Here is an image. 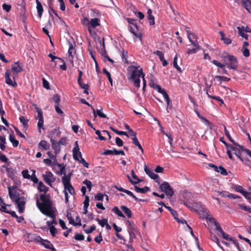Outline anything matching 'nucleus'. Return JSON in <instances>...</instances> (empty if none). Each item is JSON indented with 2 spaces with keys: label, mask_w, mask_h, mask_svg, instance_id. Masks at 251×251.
<instances>
[{
  "label": "nucleus",
  "mask_w": 251,
  "mask_h": 251,
  "mask_svg": "<svg viewBox=\"0 0 251 251\" xmlns=\"http://www.w3.org/2000/svg\"><path fill=\"white\" fill-rule=\"evenodd\" d=\"M139 66L132 65L129 67V68H133L131 71V79L134 82V85L137 88L140 86V80L139 77L141 75L143 74L142 68L139 69Z\"/></svg>",
  "instance_id": "obj_1"
},
{
  "label": "nucleus",
  "mask_w": 251,
  "mask_h": 251,
  "mask_svg": "<svg viewBox=\"0 0 251 251\" xmlns=\"http://www.w3.org/2000/svg\"><path fill=\"white\" fill-rule=\"evenodd\" d=\"M222 58L228 69L234 70L237 69L238 63L235 56L226 53L223 55Z\"/></svg>",
  "instance_id": "obj_2"
},
{
  "label": "nucleus",
  "mask_w": 251,
  "mask_h": 251,
  "mask_svg": "<svg viewBox=\"0 0 251 251\" xmlns=\"http://www.w3.org/2000/svg\"><path fill=\"white\" fill-rule=\"evenodd\" d=\"M60 134V132L58 129L55 128L50 131L49 135L50 141L51 143L52 148L54 151V153L55 154L59 153L61 150L60 145L58 142H56L54 140L55 136L59 137Z\"/></svg>",
  "instance_id": "obj_3"
},
{
  "label": "nucleus",
  "mask_w": 251,
  "mask_h": 251,
  "mask_svg": "<svg viewBox=\"0 0 251 251\" xmlns=\"http://www.w3.org/2000/svg\"><path fill=\"white\" fill-rule=\"evenodd\" d=\"M128 23L130 25L129 26L130 32L133 34L136 37L142 39V34L139 32V28L137 24L135 23L136 20L132 18H127L126 19Z\"/></svg>",
  "instance_id": "obj_4"
},
{
  "label": "nucleus",
  "mask_w": 251,
  "mask_h": 251,
  "mask_svg": "<svg viewBox=\"0 0 251 251\" xmlns=\"http://www.w3.org/2000/svg\"><path fill=\"white\" fill-rule=\"evenodd\" d=\"M216 230H217V233L219 236L222 237L223 238L231 241V243L234 246L236 247L237 249L239 250V251H241L238 243L236 241V240L233 239L232 238L230 237L228 234H226L222 229L221 226H218V229Z\"/></svg>",
  "instance_id": "obj_5"
},
{
  "label": "nucleus",
  "mask_w": 251,
  "mask_h": 251,
  "mask_svg": "<svg viewBox=\"0 0 251 251\" xmlns=\"http://www.w3.org/2000/svg\"><path fill=\"white\" fill-rule=\"evenodd\" d=\"M36 205L38 209L42 212V213L49 217L51 218V219H54L55 218V214L54 213V211L53 210H52L51 208H44L43 207L42 204L39 202L38 200L36 201Z\"/></svg>",
  "instance_id": "obj_6"
},
{
  "label": "nucleus",
  "mask_w": 251,
  "mask_h": 251,
  "mask_svg": "<svg viewBox=\"0 0 251 251\" xmlns=\"http://www.w3.org/2000/svg\"><path fill=\"white\" fill-rule=\"evenodd\" d=\"M40 198L42 203L43 207L46 209H51L52 208V201L50 199L49 194H41L40 195Z\"/></svg>",
  "instance_id": "obj_7"
},
{
  "label": "nucleus",
  "mask_w": 251,
  "mask_h": 251,
  "mask_svg": "<svg viewBox=\"0 0 251 251\" xmlns=\"http://www.w3.org/2000/svg\"><path fill=\"white\" fill-rule=\"evenodd\" d=\"M159 189L162 192H163L165 194L169 197H172L174 194V191L173 188L171 187L168 182L166 181L163 182L159 186Z\"/></svg>",
  "instance_id": "obj_8"
},
{
  "label": "nucleus",
  "mask_w": 251,
  "mask_h": 251,
  "mask_svg": "<svg viewBox=\"0 0 251 251\" xmlns=\"http://www.w3.org/2000/svg\"><path fill=\"white\" fill-rule=\"evenodd\" d=\"M69 44V50H68V54H69V59L72 64V66H74V53H75L76 52V50L75 48V44L74 43V44H72L70 42H68Z\"/></svg>",
  "instance_id": "obj_9"
},
{
  "label": "nucleus",
  "mask_w": 251,
  "mask_h": 251,
  "mask_svg": "<svg viewBox=\"0 0 251 251\" xmlns=\"http://www.w3.org/2000/svg\"><path fill=\"white\" fill-rule=\"evenodd\" d=\"M44 181L50 186H51V183L55 180V177L50 171H47L45 174H43Z\"/></svg>",
  "instance_id": "obj_10"
},
{
  "label": "nucleus",
  "mask_w": 251,
  "mask_h": 251,
  "mask_svg": "<svg viewBox=\"0 0 251 251\" xmlns=\"http://www.w3.org/2000/svg\"><path fill=\"white\" fill-rule=\"evenodd\" d=\"M144 171L146 174L148 175L151 179H153L158 184L160 183V179L159 176L152 171L150 170L146 165L144 166Z\"/></svg>",
  "instance_id": "obj_11"
},
{
  "label": "nucleus",
  "mask_w": 251,
  "mask_h": 251,
  "mask_svg": "<svg viewBox=\"0 0 251 251\" xmlns=\"http://www.w3.org/2000/svg\"><path fill=\"white\" fill-rule=\"evenodd\" d=\"M25 200L24 197H21L19 199H18L15 203L17 205V208H18V212L20 213H22L25 210Z\"/></svg>",
  "instance_id": "obj_12"
},
{
  "label": "nucleus",
  "mask_w": 251,
  "mask_h": 251,
  "mask_svg": "<svg viewBox=\"0 0 251 251\" xmlns=\"http://www.w3.org/2000/svg\"><path fill=\"white\" fill-rule=\"evenodd\" d=\"M38 241L45 248L51 250V251H56L55 248L53 247V245L48 240L43 239L40 237H38Z\"/></svg>",
  "instance_id": "obj_13"
},
{
  "label": "nucleus",
  "mask_w": 251,
  "mask_h": 251,
  "mask_svg": "<svg viewBox=\"0 0 251 251\" xmlns=\"http://www.w3.org/2000/svg\"><path fill=\"white\" fill-rule=\"evenodd\" d=\"M73 156L74 159L76 161H79L78 156L80 157L82 156L81 153L79 151V148L77 141H76L75 143L74 147L73 149Z\"/></svg>",
  "instance_id": "obj_14"
},
{
  "label": "nucleus",
  "mask_w": 251,
  "mask_h": 251,
  "mask_svg": "<svg viewBox=\"0 0 251 251\" xmlns=\"http://www.w3.org/2000/svg\"><path fill=\"white\" fill-rule=\"evenodd\" d=\"M209 166L213 168L216 172L220 173L223 176H226L227 175L226 170L222 166L218 167L215 165L211 163L209 164Z\"/></svg>",
  "instance_id": "obj_15"
},
{
  "label": "nucleus",
  "mask_w": 251,
  "mask_h": 251,
  "mask_svg": "<svg viewBox=\"0 0 251 251\" xmlns=\"http://www.w3.org/2000/svg\"><path fill=\"white\" fill-rule=\"evenodd\" d=\"M11 73L9 70H6L5 74V82L9 85H11L13 87H15L17 86V83L15 81H12L10 78Z\"/></svg>",
  "instance_id": "obj_16"
},
{
  "label": "nucleus",
  "mask_w": 251,
  "mask_h": 251,
  "mask_svg": "<svg viewBox=\"0 0 251 251\" xmlns=\"http://www.w3.org/2000/svg\"><path fill=\"white\" fill-rule=\"evenodd\" d=\"M8 193L9 197L13 202H15L18 199L21 198L20 197V193L17 192L16 190L12 191L10 187H8Z\"/></svg>",
  "instance_id": "obj_17"
},
{
  "label": "nucleus",
  "mask_w": 251,
  "mask_h": 251,
  "mask_svg": "<svg viewBox=\"0 0 251 251\" xmlns=\"http://www.w3.org/2000/svg\"><path fill=\"white\" fill-rule=\"evenodd\" d=\"M72 176V173L70 172L68 175L64 174V176L62 177V182L63 186H65L71 183V178Z\"/></svg>",
  "instance_id": "obj_18"
},
{
  "label": "nucleus",
  "mask_w": 251,
  "mask_h": 251,
  "mask_svg": "<svg viewBox=\"0 0 251 251\" xmlns=\"http://www.w3.org/2000/svg\"><path fill=\"white\" fill-rule=\"evenodd\" d=\"M195 112L197 114V116L201 119V120L203 122L206 126H209L211 129H212L211 126L212 124L206 119L204 116L201 115L200 112L198 111L196 109L195 110Z\"/></svg>",
  "instance_id": "obj_19"
},
{
  "label": "nucleus",
  "mask_w": 251,
  "mask_h": 251,
  "mask_svg": "<svg viewBox=\"0 0 251 251\" xmlns=\"http://www.w3.org/2000/svg\"><path fill=\"white\" fill-rule=\"evenodd\" d=\"M11 70L13 73H15L16 74H18L22 71L23 69L20 66L19 61L15 62L14 64L12 66Z\"/></svg>",
  "instance_id": "obj_20"
},
{
  "label": "nucleus",
  "mask_w": 251,
  "mask_h": 251,
  "mask_svg": "<svg viewBox=\"0 0 251 251\" xmlns=\"http://www.w3.org/2000/svg\"><path fill=\"white\" fill-rule=\"evenodd\" d=\"M147 19L150 25H153L155 24L154 17L152 14V10L149 9L147 11Z\"/></svg>",
  "instance_id": "obj_21"
},
{
  "label": "nucleus",
  "mask_w": 251,
  "mask_h": 251,
  "mask_svg": "<svg viewBox=\"0 0 251 251\" xmlns=\"http://www.w3.org/2000/svg\"><path fill=\"white\" fill-rule=\"evenodd\" d=\"M135 191L137 193H140L142 194H145L147 192L150 191V188L148 186H145L143 188H140L138 186L135 185L134 186Z\"/></svg>",
  "instance_id": "obj_22"
},
{
  "label": "nucleus",
  "mask_w": 251,
  "mask_h": 251,
  "mask_svg": "<svg viewBox=\"0 0 251 251\" xmlns=\"http://www.w3.org/2000/svg\"><path fill=\"white\" fill-rule=\"evenodd\" d=\"M9 140L12 143L14 147H17L18 146L19 142L15 139L13 131H11V132L9 135Z\"/></svg>",
  "instance_id": "obj_23"
},
{
  "label": "nucleus",
  "mask_w": 251,
  "mask_h": 251,
  "mask_svg": "<svg viewBox=\"0 0 251 251\" xmlns=\"http://www.w3.org/2000/svg\"><path fill=\"white\" fill-rule=\"evenodd\" d=\"M50 147V144L45 140H41L39 143V148L41 150H48Z\"/></svg>",
  "instance_id": "obj_24"
},
{
  "label": "nucleus",
  "mask_w": 251,
  "mask_h": 251,
  "mask_svg": "<svg viewBox=\"0 0 251 251\" xmlns=\"http://www.w3.org/2000/svg\"><path fill=\"white\" fill-rule=\"evenodd\" d=\"M37 188L40 192H44V194H45L49 190V188L45 185H44L43 182L42 181H40L38 182Z\"/></svg>",
  "instance_id": "obj_25"
},
{
  "label": "nucleus",
  "mask_w": 251,
  "mask_h": 251,
  "mask_svg": "<svg viewBox=\"0 0 251 251\" xmlns=\"http://www.w3.org/2000/svg\"><path fill=\"white\" fill-rule=\"evenodd\" d=\"M36 2L37 4L36 8L37 10L38 15L39 18H41L44 11L43 6L41 3L38 0H36Z\"/></svg>",
  "instance_id": "obj_26"
},
{
  "label": "nucleus",
  "mask_w": 251,
  "mask_h": 251,
  "mask_svg": "<svg viewBox=\"0 0 251 251\" xmlns=\"http://www.w3.org/2000/svg\"><path fill=\"white\" fill-rule=\"evenodd\" d=\"M183 204H184V205H185L186 206H187L189 208H190L191 209H194V210H196V209L195 207L199 206L198 203H192V202H191L190 201H184Z\"/></svg>",
  "instance_id": "obj_27"
},
{
  "label": "nucleus",
  "mask_w": 251,
  "mask_h": 251,
  "mask_svg": "<svg viewBox=\"0 0 251 251\" xmlns=\"http://www.w3.org/2000/svg\"><path fill=\"white\" fill-rule=\"evenodd\" d=\"M125 193H126L127 195H129V196L131 197L132 198H133L137 202H145V201H147V200H143V199H140L137 198L133 194L132 192H131V191L127 190L126 189V191H125Z\"/></svg>",
  "instance_id": "obj_28"
},
{
  "label": "nucleus",
  "mask_w": 251,
  "mask_h": 251,
  "mask_svg": "<svg viewBox=\"0 0 251 251\" xmlns=\"http://www.w3.org/2000/svg\"><path fill=\"white\" fill-rule=\"evenodd\" d=\"M95 220L101 227H104V226H109V228H111L110 226L108 224V220L107 219H103L102 220H100L99 218H96Z\"/></svg>",
  "instance_id": "obj_29"
},
{
  "label": "nucleus",
  "mask_w": 251,
  "mask_h": 251,
  "mask_svg": "<svg viewBox=\"0 0 251 251\" xmlns=\"http://www.w3.org/2000/svg\"><path fill=\"white\" fill-rule=\"evenodd\" d=\"M91 27L95 28L100 25V20L98 18L92 19L90 22Z\"/></svg>",
  "instance_id": "obj_30"
},
{
  "label": "nucleus",
  "mask_w": 251,
  "mask_h": 251,
  "mask_svg": "<svg viewBox=\"0 0 251 251\" xmlns=\"http://www.w3.org/2000/svg\"><path fill=\"white\" fill-rule=\"evenodd\" d=\"M64 187V190H66V191H68L71 195H74L75 194V189L71 184L65 185Z\"/></svg>",
  "instance_id": "obj_31"
},
{
  "label": "nucleus",
  "mask_w": 251,
  "mask_h": 251,
  "mask_svg": "<svg viewBox=\"0 0 251 251\" xmlns=\"http://www.w3.org/2000/svg\"><path fill=\"white\" fill-rule=\"evenodd\" d=\"M206 219L207 221H208L209 222L211 223L212 224H213L214 225L216 226L215 229H218V226H220V225L217 222L216 220L213 218L212 217L210 216V215H208Z\"/></svg>",
  "instance_id": "obj_32"
},
{
  "label": "nucleus",
  "mask_w": 251,
  "mask_h": 251,
  "mask_svg": "<svg viewBox=\"0 0 251 251\" xmlns=\"http://www.w3.org/2000/svg\"><path fill=\"white\" fill-rule=\"evenodd\" d=\"M121 209L125 213V214L127 216L128 218H131L132 216V212L126 206H121Z\"/></svg>",
  "instance_id": "obj_33"
},
{
  "label": "nucleus",
  "mask_w": 251,
  "mask_h": 251,
  "mask_svg": "<svg viewBox=\"0 0 251 251\" xmlns=\"http://www.w3.org/2000/svg\"><path fill=\"white\" fill-rule=\"evenodd\" d=\"M173 66L179 72L181 73L182 70L178 66L177 64V54L175 55V56L173 60Z\"/></svg>",
  "instance_id": "obj_34"
},
{
  "label": "nucleus",
  "mask_w": 251,
  "mask_h": 251,
  "mask_svg": "<svg viewBox=\"0 0 251 251\" xmlns=\"http://www.w3.org/2000/svg\"><path fill=\"white\" fill-rule=\"evenodd\" d=\"M112 211L117 214L119 217L125 218V216L124 214L119 210L117 206H114L112 209Z\"/></svg>",
  "instance_id": "obj_35"
},
{
  "label": "nucleus",
  "mask_w": 251,
  "mask_h": 251,
  "mask_svg": "<svg viewBox=\"0 0 251 251\" xmlns=\"http://www.w3.org/2000/svg\"><path fill=\"white\" fill-rule=\"evenodd\" d=\"M20 121L24 126V127L25 129H27L28 127V123L29 120L25 119L24 116H20L19 118Z\"/></svg>",
  "instance_id": "obj_36"
},
{
  "label": "nucleus",
  "mask_w": 251,
  "mask_h": 251,
  "mask_svg": "<svg viewBox=\"0 0 251 251\" xmlns=\"http://www.w3.org/2000/svg\"><path fill=\"white\" fill-rule=\"evenodd\" d=\"M110 129L114 132L116 134L119 135H126L127 137H129V135L127 134V133L125 131H119L114 127L110 126Z\"/></svg>",
  "instance_id": "obj_37"
},
{
  "label": "nucleus",
  "mask_w": 251,
  "mask_h": 251,
  "mask_svg": "<svg viewBox=\"0 0 251 251\" xmlns=\"http://www.w3.org/2000/svg\"><path fill=\"white\" fill-rule=\"evenodd\" d=\"M79 85L81 87V88L84 89L83 93L84 94H86L87 95L89 94L88 90L89 89V86L88 84H84L83 82H81L80 84H79Z\"/></svg>",
  "instance_id": "obj_38"
},
{
  "label": "nucleus",
  "mask_w": 251,
  "mask_h": 251,
  "mask_svg": "<svg viewBox=\"0 0 251 251\" xmlns=\"http://www.w3.org/2000/svg\"><path fill=\"white\" fill-rule=\"evenodd\" d=\"M186 32L187 33V37L189 40H193V39H197V37L195 34L193 32H191V31L189 29V28H186Z\"/></svg>",
  "instance_id": "obj_39"
},
{
  "label": "nucleus",
  "mask_w": 251,
  "mask_h": 251,
  "mask_svg": "<svg viewBox=\"0 0 251 251\" xmlns=\"http://www.w3.org/2000/svg\"><path fill=\"white\" fill-rule=\"evenodd\" d=\"M206 94L209 98H210V99H213V100H218V101L220 102V103L221 104H224V101L221 97H220L219 96H212L208 94V90H207V91H206Z\"/></svg>",
  "instance_id": "obj_40"
},
{
  "label": "nucleus",
  "mask_w": 251,
  "mask_h": 251,
  "mask_svg": "<svg viewBox=\"0 0 251 251\" xmlns=\"http://www.w3.org/2000/svg\"><path fill=\"white\" fill-rule=\"evenodd\" d=\"M225 135L228 138V139H229V140L232 142L234 145H236L238 146V144L237 143H236L234 140L231 138L230 135V133H229V132L226 129V127L225 126Z\"/></svg>",
  "instance_id": "obj_41"
},
{
  "label": "nucleus",
  "mask_w": 251,
  "mask_h": 251,
  "mask_svg": "<svg viewBox=\"0 0 251 251\" xmlns=\"http://www.w3.org/2000/svg\"><path fill=\"white\" fill-rule=\"evenodd\" d=\"M242 4L245 8L247 10L249 13H251V1H248L247 2H242Z\"/></svg>",
  "instance_id": "obj_42"
},
{
  "label": "nucleus",
  "mask_w": 251,
  "mask_h": 251,
  "mask_svg": "<svg viewBox=\"0 0 251 251\" xmlns=\"http://www.w3.org/2000/svg\"><path fill=\"white\" fill-rule=\"evenodd\" d=\"M237 29H238V31L241 30V31H243L244 32H246L251 33V29L248 26H242L241 27L237 26Z\"/></svg>",
  "instance_id": "obj_43"
},
{
  "label": "nucleus",
  "mask_w": 251,
  "mask_h": 251,
  "mask_svg": "<svg viewBox=\"0 0 251 251\" xmlns=\"http://www.w3.org/2000/svg\"><path fill=\"white\" fill-rule=\"evenodd\" d=\"M0 205H1L0 210L2 211H3L6 213H9V210H7L5 203H4L2 199L0 198Z\"/></svg>",
  "instance_id": "obj_44"
},
{
  "label": "nucleus",
  "mask_w": 251,
  "mask_h": 251,
  "mask_svg": "<svg viewBox=\"0 0 251 251\" xmlns=\"http://www.w3.org/2000/svg\"><path fill=\"white\" fill-rule=\"evenodd\" d=\"M125 128L128 130L129 135L136 136V133L133 131V130L130 127V126L126 124H125Z\"/></svg>",
  "instance_id": "obj_45"
},
{
  "label": "nucleus",
  "mask_w": 251,
  "mask_h": 251,
  "mask_svg": "<svg viewBox=\"0 0 251 251\" xmlns=\"http://www.w3.org/2000/svg\"><path fill=\"white\" fill-rule=\"evenodd\" d=\"M102 72L103 74H105L107 75L109 82L110 83L111 86H112V79L111 77V75L110 73L105 68H103Z\"/></svg>",
  "instance_id": "obj_46"
},
{
  "label": "nucleus",
  "mask_w": 251,
  "mask_h": 251,
  "mask_svg": "<svg viewBox=\"0 0 251 251\" xmlns=\"http://www.w3.org/2000/svg\"><path fill=\"white\" fill-rule=\"evenodd\" d=\"M165 208L167 209L172 214L175 219H176V217H178V214L176 211L173 209L170 206H165Z\"/></svg>",
  "instance_id": "obj_47"
},
{
  "label": "nucleus",
  "mask_w": 251,
  "mask_h": 251,
  "mask_svg": "<svg viewBox=\"0 0 251 251\" xmlns=\"http://www.w3.org/2000/svg\"><path fill=\"white\" fill-rule=\"evenodd\" d=\"M233 188L237 192H239L242 194V193L244 192L245 190H244L243 188L238 185H234L233 186Z\"/></svg>",
  "instance_id": "obj_48"
},
{
  "label": "nucleus",
  "mask_w": 251,
  "mask_h": 251,
  "mask_svg": "<svg viewBox=\"0 0 251 251\" xmlns=\"http://www.w3.org/2000/svg\"><path fill=\"white\" fill-rule=\"evenodd\" d=\"M38 122L37 123V126L39 128V133H41V129H44V119H39L38 120Z\"/></svg>",
  "instance_id": "obj_49"
},
{
  "label": "nucleus",
  "mask_w": 251,
  "mask_h": 251,
  "mask_svg": "<svg viewBox=\"0 0 251 251\" xmlns=\"http://www.w3.org/2000/svg\"><path fill=\"white\" fill-rule=\"evenodd\" d=\"M215 78L218 79V80L220 82V83H222L223 81H228L230 80L229 78L223 76L217 75L215 76Z\"/></svg>",
  "instance_id": "obj_50"
},
{
  "label": "nucleus",
  "mask_w": 251,
  "mask_h": 251,
  "mask_svg": "<svg viewBox=\"0 0 251 251\" xmlns=\"http://www.w3.org/2000/svg\"><path fill=\"white\" fill-rule=\"evenodd\" d=\"M126 223L128 225V230H135L136 229V227L135 225L129 221V220H127Z\"/></svg>",
  "instance_id": "obj_51"
},
{
  "label": "nucleus",
  "mask_w": 251,
  "mask_h": 251,
  "mask_svg": "<svg viewBox=\"0 0 251 251\" xmlns=\"http://www.w3.org/2000/svg\"><path fill=\"white\" fill-rule=\"evenodd\" d=\"M36 171L35 170H33V173L31 176H30V179L34 183H38V179L36 177L35 175Z\"/></svg>",
  "instance_id": "obj_52"
},
{
  "label": "nucleus",
  "mask_w": 251,
  "mask_h": 251,
  "mask_svg": "<svg viewBox=\"0 0 251 251\" xmlns=\"http://www.w3.org/2000/svg\"><path fill=\"white\" fill-rule=\"evenodd\" d=\"M47 225L48 226L50 227L51 226H54L57 225V222L55 219V218L52 219L51 221H48L47 222Z\"/></svg>",
  "instance_id": "obj_53"
},
{
  "label": "nucleus",
  "mask_w": 251,
  "mask_h": 251,
  "mask_svg": "<svg viewBox=\"0 0 251 251\" xmlns=\"http://www.w3.org/2000/svg\"><path fill=\"white\" fill-rule=\"evenodd\" d=\"M211 239H212V240L213 241H214V242H215V243L217 244V245L218 246H219L220 247V248H221V249H222L223 250H224L223 248V247L221 246V243H220V242H219V239H218V238L216 236H215V235H214V236H211Z\"/></svg>",
  "instance_id": "obj_54"
},
{
  "label": "nucleus",
  "mask_w": 251,
  "mask_h": 251,
  "mask_svg": "<svg viewBox=\"0 0 251 251\" xmlns=\"http://www.w3.org/2000/svg\"><path fill=\"white\" fill-rule=\"evenodd\" d=\"M36 109L37 112V116L36 119L38 120L43 119L42 110L38 107H36Z\"/></svg>",
  "instance_id": "obj_55"
},
{
  "label": "nucleus",
  "mask_w": 251,
  "mask_h": 251,
  "mask_svg": "<svg viewBox=\"0 0 251 251\" xmlns=\"http://www.w3.org/2000/svg\"><path fill=\"white\" fill-rule=\"evenodd\" d=\"M74 238L76 240H78V241H82V240H83L84 239V236L83 234H79V233H76L74 236Z\"/></svg>",
  "instance_id": "obj_56"
},
{
  "label": "nucleus",
  "mask_w": 251,
  "mask_h": 251,
  "mask_svg": "<svg viewBox=\"0 0 251 251\" xmlns=\"http://www.w3.org/2000/svg\"><path fill=\"white\" fill-rule=\"evenodd\" d=\"M104 197V194L99 193H98L96 195H95V198L97 201H102L103 200Z\"/></svg>",
  "instance_id": "obj_57"
},
{
  "label": "nucleus",
  "mask_w": 251,
  "mask_h": 251,
  "mask_svg": "<svg viewBox=\"0 0 251 251\" xmlns=\"http://www.w3.org/2000/svg\"><path fill=\"white\" fill-rule=\"evenodd\" d=\"M154 54H156L159 58L160 60L161 61L164 59V53L159 50H156L154 52Z\"/></svg>",
  "instance_id": "obj_58"
},
{
  "label": "nucleus",
  "mask_w": 251,
  "mask_h": 251,
  "mask_svg": "<svg viewBox=\"0 0 251 251\" xmlns=\"http://www.w3.org/2000/svg\"><path fill=\"white\" fill-rule=\"evenodd\" d=\"M53 100L55 103V104L59 105L60 101V98L59 96L57 94L54 95L53 97Z\"/></svg>",
  "instance_id": "obj_59"
},
{
  "label": "nucleus",
  "mask_w": 251,
  "mask_h": 251,
  "mask_svg": "<svg viewBox=\"0 0 251 251\" xmlns=\"http://www.w3.org/2000/svg\"><path fill=\"white\" fill-rule=\"evenodd\" d=\"M22 174L24 178L30 179V175L28 174V171L27 170H23L22 172Z\"/></svg>",
  "instance_id": "obj_60"
},
{
  "label": "nucleus",
  "mask_w": 251,
  "mask_h": 251,
  "mask_svg": "<svg viewBox=\"0 0 251 251\" xmlns=\"http://www.w3.org/2000/svg\"><path fill=\"white\" fill-rule=\"evenodd\" d=\"M239 207L242 210H243L246 211H248V212L251 213V207H248L246 205H241V204H239Z\"/></svg>",
  "instance_id": "obj_61"
},
{
  "label": "nucleus",
  "mask_w": 251,
  "mask_h": 251,
  "mask_svg": "<svg viewBox=\"0 0 251 251\" xmlns=\"http://www.w3.org/2000/svg\"><path fill=\"white\" fill-rule=\"evenodd\" d=\"M189 41L191 43L193 46L195 47V48L200 50L201 48L197 41V39H195V41H194L193 40H190Z\"/></svg>",
  "instance_id": "obj_62"
},
{
  "label": "nucleus",
  "mask_w": 251,
  "mask_h": 251,
  "mask_svg": "<svg viewBox=\"0 0 251 251\" xmlns=\"http://www.w3.org/2000/svg\"><path fill=\"white\" fill-rule=\"evenodd\" d=\"M115 142L116 145L118 147H122L123 146L124 142L122 139H121L119 137H116L115 139Z\"/></svg>",
  "instance_id": "obj_63"
},
{
  "label": "nucleus",
  "mask_w": 251,
  "mask_h": 251,
  "mask_svg": "<svg viewBox=\"0 0 251 251\" xmlns=\"http://www.w3.org/2000/svg\"><path fill=\"white\" fill-rule=\"evenodd\" d=\"M242 195L246 199L251 201V192L245 191L242 193Z\"/></svg>",
  "instance_id": "obj_64"
}]
</instances>
